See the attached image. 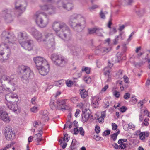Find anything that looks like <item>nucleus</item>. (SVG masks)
<instances>
[{
	"instance_id": "nucleus-31",
	"label": "nucleus",
	"mask_w": 150,
	"mask_h": 150,
	"mask_svg": "<svg viewBox=\"0 0 150 150\" xmlns=\"http://www.w3.org/2000/svg\"><path fill=\"white\" fill-rule=\"evenodd\" d=\"M149 135V134L148 132L145 133L144 132H142L139 134L140 139L141 140H143L145 138L148 137Z\"/></svg>"
},
{
	"instance_id": "nucleus-30",
	"label": "nucleus",
	"mask_w": 150,
	"mask_h": 150,
	"mask_svg": "<svg viewBox=\"0 0 150 150\" xmlns=\"http://www.w3.org/2000/svg\"><path fill=\"white\" fill-rule=\"evenodd\" d=\"M42 130H40L39 131V133L35 134L37 137L35 139L36 142H40L42 140Z\"/></svg>"
},
{
	"instance_id": "nucleus-47",
	"label": "nucleus",
	"mask_w": 150,
	"mask_h": 150,
	"mask_svg": "<svg viewBox=\"0 0 150 150\" xmlns=\"http://www.w3.org/2000/svg\"><path fill=\"white\" fill-rule=\"evenodd\" d=\"M130 97V94L129 93H127L124 95L123 98L126 100L128 99Z\"/></svg>"
},
{
	"instance_id": "nucleus-21",
	"label": "nucleus",
	"mask_w": 150,
	"mask_h": 150,
	"mask_svg": "<svg viewBox=\"0 0 150 150\" xmlns=\"http://www.w3.org/2000/svg\"><path fill=\"white\" fill-rule=\"evenodd\" d=\"M85 111H82L83 113L82 114V121L83 122H86L90 116V110L86 109Z\"/></svg>"
},
{
	"instance_id": "nucleus-9",
	"label": "nucleus",
	"mask_w": 150,
	"mask_h": 150,
	"mask_svg": "<svg viewBox=\"0 0 150 150\" xmlns=\"http://www.w3.org/2000/svg\"><path fill=\"white\" fill-rule=\"evenodd\" d=\"M11 50L9 47L4 50V52L0 53V61L2 63L7 62L9 58L11 55Z\"/></svg>"
},
{
	"instance_id": "nucleus-6",
	"label": "nucleus",
	"mask_w": 150,
	"mask_h": 150,
	"mask_svg": "<svg viewBox=\"0 0 150 150\" xmlns=\"http://www.w3.org/2000/svg\"><path fill=\"white\" fill-rule=\"evenodd\" d=\"M15 8L20 13L25 11L27 3L25 0H16L15 3Z\"/></svg>"
},
{
	"instance_id": "nucleus-4",
	"label": "nucleus",
	"mask_w": 150,
	"mask_h": 150,
	"mask_svg": "<svg viewBox=\"0 0 150 150\" xmlns=\"http://www.w3.org/2000/svg\"><path fill=\"white\" fill-rule=\"evenodd\" d=\"M51 58L55 65L61 67L64 66L67 62V60L63 57H60L55 54L51 55Z\"/></svg>"
},
{
	"instance_id": "nucleus-44",
	"label": "nucleus",
	"mask_w": 150,
	"mask_h": 150,
	"mask_svg": "<svg viewBox=\"0 0 150 150\" xmlns=\"http://www.w3.org/2000/svg\"><path fill=\"white\" fill-rule=\"evenodd\" d=\"M137 14L139 16H141L143 15V11H141L139 10H138L136 11Z\"/></svg>"
},
{
	"instance_id": "nucleus-15",
	"label": "nucleus",
	"mask_w": 150,
	"mask_h": 150,
	"mask_svg": "<svg viewBox=\"0 0 150 150\" xmlns=\"http://www.w3.org/2000/svg\"><path fill=\"white\" fill-rule=\"evenodd\" d=\"M1 38L2 40H5L6 42L12 43L13 41L12 40V36L10 35L9 32L7 31H4L2 32Z\"/></svg>"
},
{
	"instance_id": "nucleus-8",
	"label": "nucleus",
	"mask_w": 150,
	"mask_h": 150,
	"mask_svg": "<svg viewBox=\"0 0 150 150\" xmlns=\"http://www.w3.org/2000/svg\"><path fill=\"white\" fill-rule=\"evenodd\" d=\"M85 22V21L78 23L73 22L72 21H69V23L70 26L74 30L77 32H80L83 29V23H84Z\"/></svg>"
},
{
	"instance_id": "nucleus-58",
	"label": "nucleus",
	"mask_w": 150,
	"mask_h": 150,
	"mask_svg": "<svg viewBox=\"0 0 150 150\" xmlns=\"http://www.w3.org/2000/svg\"><path fill=\"white\" fill-rule=\"evenodd\" d=\"M100 15L101 18L104 19L105 18V16L104 13L103 12V11L101 10L100 13Z\"/></svg>"
},
{
	"instance_id": "nucleus-40",
	"label": "nucleus",
	"mask_w": 150,
	"mask_h": 150,
	"mask_svg": "<svg viewBox=\"0 0 150 150\" xmlns=\"http://www.w3.org/2000/svg\"><path fill=\"white\" fill-rule=\"evenodd\" d=\"M82 71H85L87 74H89L90 73V69L88 67H85L84 69H82Z\"/></svg>"
},
{
	"instance_id": "nucleus-32",
	"label": "nucleus",
	"mask_w": 150,
	"mask_h": 150,
	"mask_svg": "<svg viewBox=\"0 0 150 150\" xmlns=\"http://www.w3.org/2000/svg\"><path fill=\"white\" fill-rule=\"evenodd\" d=\"M8 47L7 45L4 43H2L0 45V53H2L4 52V50Z\"/></svg>"
},
{
	"instance_id": "nucleus-49",
	"label": "nucleus",
	"mask_w": 150,
	"mask_h": 150,
	"mask_svg": "<svg viewBox=\"0 0 150 150\" xmlns=\"http://www.w3.org/2000/svg\"><path fill=\"white\" fill-rule=\"evenodd\" d=\"M113 95L115 96V97L118 98L120 96V94L119 92L115 90L113 92Z\"/></svg>"
},
{
	"instance_id": "nucleus-63",
	"label": "nucleus",
	"mask_w": 150,
	"mask_h": 150,
	"mask_svg": "<svg viewBox=\"0 0 150 150\" xmlns=\"http://www.w3.org/2000/svg\"><path fill=\"white\" fill-rule=\"evenodd\" d=\"M110 50V49L109 48H104L103 49L102 52L104 53H107L109 52Z\"/></svg>"
},
{
	"instance_id": "nucleus-2",
	"label": "nucleus",
	"mask_w": 150,
	"mask_h": 150,
	"mask_svg": "<svg viewBox=\"0 0 150 150\" xmlns=\"http://www.w3.org/2000/svg\"><path fill=\"white\" fill-rule=\"evenodd\" d=\"M36 22L38 26L41 28L46 26L49 23V18L44 13H36L35 15Z\"/></svg>"
},
{
	"instance_id": "nucleus-18",
	"label": "nucleus",
	"mask_w": 150,
	"mask_h": 150,
	"mask_svg": "<svg viewBox=\"0 0 150 150\" xmlns=\"http://www.w3.org/2000/svg\"><path fill=\"white\" fill-rule=\"evenodd\" d=\"M0 117L5 122H9L10 121L8 113L2 108H0Z\"/></svg>"
},
{
	"instance_id": "nucleus-35",
	"label": "nucleus",
	"mask_w": 150,
	"mask_h": 150,
	"mask_svg": "<svg viewBox=\"0 0 150 150\" xmlns=\"http://www.w3.org/2000/svg\"><path fill=\"white\" fill-rule=\"evenodd\" d=\"M120 132V131L118 130L116 133H114V134L111 135L110 136L112 138V139L114 141H115L117 138V137L118 134Z\"/></svg>"
},
{
	"instance_id": "nucleus-46",
	"label": "nucleus",
	"mask_w": 150,
	"mask_h": 150,
	"mask_svg": "<svg viewBox=\"0 0 150 150\" xmlns=\"http://www.w3.org/2000/svg\"><path fill=\"white\" fill-rule=\"evenodd\" d=\"M14 144L13 143H11L10 144H8L2 150H6L7 149L11 147L12 145Z\"/></svg>"
},
{
	"instance_id": "nucleus-43",
	"label": "nucleus",
	"mask_w": 150,
	"mask_h": 150,
	"mask_svg": "<svg viewBox=\"0 0 150 150\" xmlns=\"http://www.w3.org/2000/svg\"><path fill=\"white\" fill-rule=\"evenodd\" d=\"M127 108L125 106H123L120 108V111L122 113H124L127 110Z\"/></svg>"
},
{
	"instance_id": "nucleus-12",
	"label": "nucleus",
	"mask_w": 150,
	"mask_h": 150,
	"mask_svg": "<svg viewBox=\"0 0 150 150\" xmlns=\"http://www.w3.org/2000/svg\"><path fill=\"white\" fill-rule=\"evenodd\" d=\"M5 137L8 140H12L15 138V134L11 129L6 127L5 128Z\"/></svg>"
},
{
	"instance_id": "nucleus-14",
	"label": "nucleus",
	"mask_w": 150,
	"mask_h": 150,
	"mask_svg": "<svg viewBox=\"0 0 150 150\" xmlns=\"http://www.w3.org/2000/svg\"><path fill=\"white\" fill-rule=\"evenodd\" d=\"M3 17L7 23H10L13 20L11 11L6 9L2 11Z\"/></svg>"
},
{
	"instance_id": "nucleus-27",
	"label": "nucleus",
	"mask_w": 150,
	"mask_h": 150,
	"mask_svg": "<svg viewBox=\"0 0 150 150\" xmlns=\"http://www.w3.org/2000/svg\"><path fill=\"white\" fill-rule=\"evenodd\" d=\"M48 112L46 110H45L42 115V119L44 121H48L49 119V117H48Z\"/></svg>"
},
{
	"instance_id": "nucleus-39",
	"label": "nucleus",
	"mask_w": 150,
	"mask_h": 150,
	"mask_svg": "<svg viewBox=\"0 0 150 150\" xmlns=\"http://www.w3.org/2000/svg\"><path fill=\"white\" fill-rule=\"evenodd\" d=\"M41 123V122L40 121L38 120V121H35L33 123V126L35 127H37V125H40Z\"/></svg>"
},
{
	"instance_id": "nucleus-61",
	"label": "nucleus",
	"mask_w": 150,
	"mask_h": 150,
	"mask_svg": "<svg viewBox=\"0 0 150 150\" xmlns=\"http://www.w3.org/2000/svg\"><path fill=\"white\" fill-rule=\"evenodd\" d=\"M149 119L148 118H145L143 124L145 126H148L149 125V123L148 122V121L149 120Z\"/></svg>"
},
{
	"instance_id": "nucleus-34",
	"label": "nucleus",
	"mask_w": 150,
	"mask_h": 150,
	"mask_svg": "<svg viewBox=\"0 0 150 150\" xmlns=\"http://www.w3.org/2000/svg\"><path fill=\"white\" fill-rule=\"evenodd\" d=\"M105 117V111L102 112L101 116L98 119L99 122L100 123H102L104 121V118Z\"/></svg>"
},
{
	"instance_id": "nucleus-64",
	"label": "nucleus",
	"mask_w": 150,
	"mask_h": 150,
	"mask_svg": "<svg viewBox=\"0 0 150 150\" xmlns=\"http://www.w3.org/2000/svg\"><path fill=\"white\" fill-rule=\"evenodd\" d=\"M98 104L99 103H98V101L96 100L95 103H93V106L95 108H96V107L98 106Z\"/></svg>"
},
{
	"instance_id": "nucleus-42",
	"label": "nucleus",
	"mask_w": 150,
	"mask_h": 150,
	"mask_svg": "<svg viewBox=\"0 0 150 150\" xmlns=\"http://www.w3.org/2000/svg\"><path fill=\"white\" fill-rule=\"evenodd\" d=\"M127 141V139H121L118 141V143L122 144H124V142H126Z\"/></svg>"
},
{
	"instance_id": "nucleus-26",
	"label": "nucleus",
	"mask_w": 150,
	"mask_h": 150,
	"mask_svg": "<svg viewBox=\"0 0 150 150\" xmlns=\"http://www.w3.org/2000/svg\"><path fill=\"white\" fill-rule=\"evenodd\" d=\"M50 106L52 110L57 109L58 108V105L56 103V100H54L51 99L50 103Z\"/></svg>"
},
{
	"instance_id": "nucleus-13",
	"label": "nucleus",
	"mask_w": 150,
	"mask_h": 150,
	"mask_svg": "<svg viewBox=\"0 0 150 150\" xmlns=\"http://www.w3.org/2000/svg\"><path fill=\"white\" fill-rule=\"evenodd\" d=\"M11 103V102L6 103V104L7 107L16 113H19L21 111L20 107L18 106L17 104L16 103H14V104Z\"/></svg>"
},
{
	"instance_id": "nucleus-5",
	"label": "nucleus",
	"mask_w": 150,
	"mask_h": 150,
	"mask_svg": "<svg viewBox=\"0 0 150 150\" xmlns=\"http://www.w3.org/2000/svg\"><path fill=\"white\" fill-rule=\"evenodd\" d=\"M69 0H59L56 2V4L58 8H61L62 7L64 9L69 11L73 7L72 4L69 2Z\"/></svg>"
},
{
	"instance_id": "nucleus-60",
	"label": "nucleus",
	"mask_w": 150,
	"mask_h": 150,
	"mask_svg": "<svg viewBox=\"0 0 150 150\" xmlns=\"http://www.w3.org/2000/svg\"><path fill=\"white\" fill-rule=\"evenodd\" d=\"M74 134L75 135H77L79 133L78 127L74 128Z\"/></svg>"
},
{
	"instance_id": "nucleus-16",
	"label": "nucleus",
	"mask_w": 150,
	"mask_h": 150,
	"mask_svg": "<svg viewBox=\"0 0 150 150\" xmlns=\"http://www.w3.org/2000/svg\"><path fill=\"white\" fill-rule=\"evenodd\" d=\"M41 9L45 11H47V13L52 14L54 13L56 10V8L51 5H45L41 7Z\"/></svg>"
},
{
	"instance_id": "nucleus-24",
	"label": "nucleus",
	"mask_w": 150,
	"mask_h": 150,
	"mask_svg": "<svg viewBox=\"0 0 150 150\" xmlns=\"http://www.w3.org/2000/svg\"><path fill=\"white\" fill-rule=\"evenodd\" d=\"M69 47L70 50V53L74 55L77 56L78 54V48L76 46L71 45Z\"/></svg>"
},
{
	"instance_id": "nucleus-7",
	"label": "nucleus",
	"mask_w": 150,
	"mask_h": 150,
	"mask_svg": "<svg viewBox=\"0 0 150 150\" xmlns=\"http://www.w3.org/2000/svg\"><path fill=\"white\" fill-rule=\"evenodd\" d=\"M45 39H43L42 41L47 42L46 44L49 48H53L54 46V39L52 33H45Z\"/></svg>"
},
{
	"instance_id": "nucleus-53",
	"label": "nucleus",
	"mask_w": 150,
	"mask_h": 150,
	"mask_svg": "<svg viewBox=\"0 0 150 150\" xmlns=\"http://www.w3.org/2000/svg\"><path fill=\"white\" fill-rule=\"evenodd\" d=\"M145 62H142L139 63H135L134 64L136 67L139 66V67H140L143 65L144 63Z\"/></svg>"
},
{
	"instance_id": "nucleus-17",
	"label": "nucleus",
	"mask_w": 150,
	"mask_h": 150,
	"mask_svg": "<svg viewBox=\"0 0 150 150\" xmlns=\"http://www.w3.org/2000/svg\"><path fill=\"white\" fill-rule=\"evenodd\" d=\"M19 43L21 47L26 50L30 51L33 49V41L32 40H29L27 42L25 41Z\"/></svg>"
},
{
	"instance_id": "nucleus-57",
	"label": "nucleus",
	"mask_w": 150,
	"mask_h": 150,
	"mask_svg": "<svg viewBox=\"0 0 150 150\" xmlns=\"http://www.w3.org/2000/svg\"><path fill=\"white\" fill-rule=\"evenodd\" d=\"M62 83L61 82H60V81L56 82L55 84V86H59V87L62 86Z\"/></svg>"
},
{
	"instance_id": "nucleus-28",
	"label": "nucleus",
	"mask_w": 150,
	"mask_h": 150,
	"mask_svg": "<svg viewBox=\"0 0 150 150\" xmlns=\"http://www.w3.org/2000/svg\"><path fill=\"white\" fill-rule=\"evenodd\" d=\"M34 37L38 42L42 41L43 39H42V34L39 31L37 32V33L34 35Z\"/></svg>"
},
{
	"instance_id": "nucleus-19",
	"label": "nucleus",
	"mask_w": 150,
	"mask_h": 150,
	"mask_svg": "<svg viewBox=\"0 0 150 150\" xmlns=\"http://www.w3.org/2000/svg\"><path fill=\"white\" fill-rule=\"evenodd\" d=\"M40 69H38L39 70L40 74L42 76L46 75L49 71V65L48 63L47 64L44 65L43 67L41 66Z\"/></svg>"
},
{
	"instance_id": "nucleus-36",
	"label": "nucleus",
	"mask_w": 150,
	"mask_h": 150,
	"mask_svg": "<svg viewBox=\"0 0 150 150\" xmlns=\"http://www.w3.org/2000/svg\"><path fill=\"white\" fill-rule=\"evenodd\" d=\"M98 30V29H97V28H90L88 29V33L91 34H93L95 32H97V31Z\"/></svg>"
},
{
	"instance_id": "nucleus-54",
	"label": "nucleus",
	"mask_w": 150,
	"mask_h": 150,
	"mask_svg": "<svg viewBox=\"0 0 150 150\" xmlns=\"http://www.w3.org/2000/svg\"><path fill=\"white\" fill-rule=\"evenodd\" d=\"M123 78L124 79V81L126 83H129V78H128L125 75L123 76Z\"/></svg>"
},
{
	"instance_id": "nucleus-23",
	"label": "nucleus",
	"mask_w": 150,
	"mask_h": 150,
	"mask_svg": "<svg viewBox=\"0 0 150 150\" xmlns=\"http://www.w3.org/2000/svg\"><path fill=\"white\" fill-rule=\"evenodd\" d=\"M79 19H81L83 21H84V19L81 15L74 13L71 16L69 21H72V20L75 19L79 20Z\"/></svg>"
},
{
	"instance_id": "nucleus-20",
	"label": "nucleus",
	"mask_w": 150,
	"mask_h": 150,
	"mask_svg": "<svg viewBox=\"0 0 150 150\" xmlns=\"http://www.w3.org/2000/svg\"><path fill=\"white\" fill-rule=\"evenodd\" d=\"M28 39V36L26 33L20 32L18 33V39L19 43L24 42Z\"/></svg>"
},
{
	"instance_id": "nucleus-29",
	"label": "nucleus",
	"mask_w": 150,
	"mask_h": 150,
	"mask_svg": "<svg viewBox=\"0 0 150 150\" xmlns=\"http://www.w3.org/2000/svg\"><path fill=\"white\" fill-rule=\"evenodd\" d=\"M79 91L82 98H85L88 96L87 92L85 89L80 90Z\"/></svg>"
},
{
	"instance_id": "nucleus-22",
	"label": "nucleus",
	"mask_w": 150,
	"mask_h": 150,
	"mask_svg": "<svg viewBox=\"0 0 150 150\" xmlns=\"http://www.w3.org/2000/svg\"><path fill=\"white\" fill-rule=\"evenodd\" d=\"M65 100H56V103L57 104L58 106H59L60 107H62L60 108L62 110L63 109L66 110V107H67L66 105L65 104Z\"/></svg>"
},
{
	"instance_id": "nucleus-11",
	"label": "nucleus",
	"mask_w": 150,
	"mask_h": 150,
	"mask_svg": "<svg viewBox=\"0 0 150 150\" xmlns=\"http://www.w3.org/2000/svg\"><path fill=\"white\" fill-rule=\"evenodd\" d=\"M5 98L8 103H15L18 102V101L17 95L15 93H9L6 94Z\"/></svg>"
},
{
	"instance_id": "nucleus-50",
	"label": "nucleus",
	"mask_w": 150,
	"mask_h": 150,
	"mask_svg": "<svg viewBox=\"0 0 150 150\" xmlns=\"http://www.w3.org/2000/svg\"><path fill=\"white\" fill-rule=\"evenodd\" d=\"M98 6L97 5H94L92 6L89 8L88 9L90 11H92V10L97 8L98 7Z\"/></svg>"
},
{
	"instance_id": "nucleus-3",
	"label": "nucleus",
	"mask_w": 150,
	"mask_h": 150,
	"mask_svg": "<svg viewBox=\"0 0 150 150\" xmlns=\"http://www.w3.org/2000/svg\"><path fill=\"white\" fill-rule=\"evenodd\" d=\"M18 71L21 75V80L24 82L28 81L31 73L30 68L27 66L21 65L18 67Z\"/></svg>"
},
{
	"instance_id": "nucleus-45",
	"label": "nucleus",
	"mask_w": 150,
	"mask_h": 150,
	"mask_svg": "<svg viewBox=\"0 0 150 150\" xmlns=\"http://www.w3.org/2000/svg\"><path fill=\"white\" fill-rule=\"evenodd\" d=\"M14 144L13 143H11L10 144H8L2 150H6L7 149L11 147L12 145Z\"/></svg>"
},
{
	"instance_id": "nucleus-48",
	"label": "nucleus",
	"mask_w": 150,
	"mask_h": 150,
	"mask_svg": "<svg viewBox=\"0 0 150 150\" xmlns=\"http://www.w3.org/2000/svg\"><path fill=\"white\" fill-rule=\"evenodd\" d=\"M66 83L67 86L69 87H71L73 83V82L71 81H68V80L66 81Z\"/></svg>"
},
{
	"instance_id": "nucleus-55",
	"label": "nucleus",
	"mask_w": 150,
	"mask_h": 150,
	"mask_svg": "<svg viewBox=\"0 0 150 150\" xmlns=\"http://www.w3.org/2000/svg\"><path fill=\"white\" fill-rule=\"evenodd\" d=\"M30 110H31V111L34 112H37L38 110H38L37 107H35V106H34V107H33V108H31Z\"/></svg>"
},
{
	"instance_id": "nucleus-10",
	"label": "nucleus",
	"mask_w": 150,
	"mask_h": 150,
	"mask_svg": "<svg viewBox=\"0 0 150 150\" xmlns=\"http://www.w3.org/2000/svg\"><path fill=\"white\" fill-rule=\"evenodd\" d=\"M33 60L36 64L37 69H40V67L47 64V62L45 59L40 57H37L33 58Z\"/></svg>"
},
{
	"instance_id": "nucleus-51",
	"label": "nucleus",
	"mask_w": 150,
	"mask_h": 150,
	"mask_svg": "<svg viewBox=\"0 0 150 150\" xmlns=\"http://www.w3.org/2000/svg\"><path fill=\"white\" fill-rule=\"evenodd\" d=\"M119 149H124L126 148V144H122L119 145Z\"/></svg>"
},
{
	"instance_id": "nucleus-52",
	"label": "nucleus",
	"mask_w": 150,
	"mask_h": 150,
	"mask_svg": "<svg viewBox=\"0 0 150 150\" xmlns=\"http://www.w3.org/2000/svg\"><path fill=\"white\" fill-rule=\"evenodd\" d=\"M100 127L97 126L96 125L95 127V130L96 133L97 134L99 133L100 131Z\"/></svg>"
},
{
	"instance_id": "nucleus-33",
	"label": "nucleus",
	"mask_w": 150,
	"mask_h": 150,
	"mask_svg": "<svg viewBox=\"0 0 150 150\" xmlns=\"http://www.w3.org/2000/svg\"><path fill=\"white\" fill-rule=\"evenodd\" d=\"M10 80V82H8V83L11 84L13 86H14L16 84V79L14 78L13 75H11L9 78V80Z\"/></svg>"
},
{
	"instance_id": "nucleus-38",
	"label": "nucleus",
	"mask_w": 150,
	"mask_h": 150,
	"mask_svg": "<svg viewBox=\"0 0 150 150\" xmlns=\"http://www.w3.org/2000/svg\"><path fill=\"white\" fill-rule=\"evenodd\" d=\"M117 32L116 28L115 27H113L112 29H110L109 32L110 35H112L115 33Z\"/></svg>"
},
{
	"instance_id": "nucleus-59",
	"label": "nucleus",
	"mask_w": 150,
	"mask_h": 150,
	"mask_svg": "<svg viewBox=\"0 0 150 150\" xmlns=\"http://www.w3.org/2000/svg\"><path fill=\"white\" fill-rule=\"evenodd\" d=\"M112 129L113 130H116L117 127V125L115 123H112Z\"/></svg>"
},
{
	"instance_id": "nucleus-37",
	"label": "nucleus",
	"mask_w": 150,
	"mask_h": 150,
	"mask_svg": "<svg viewBox=\"0 0 150 150\" xmlns=\"http://www.w3.org/2000/svg\"><path fill=\"white\" fill-rule=\"evenodd\" d=\"M38 31H37L35 28L33 27L31 28L30 29V32L33 36Z\"/></svg>"
},
{
	"instance_id": "nucleus-25",
	"label": "nucleus",
	"mask_w": 150,
	"mask_h": 150,
	"mask_svg": "<svg viewBox=\"0 0 150 150\" xmlns=\"http://www.w3.org/2000/svg\"><path fill=\"white\" fill-rule=\"evenodd\" d=\"M9 76L6 75L2 76L0 79V81L1 83H8V82L10 81V80H9Z\"/></svg>"
},
{
	"instance_id": "nucleus-1",
	"label": "nucleus",
	"mask_w": 150,
	"mask_h": 150,
	"mask_svg": "<svg viewBox=\"0 0 150 150\" xmlns=\"http://www.w3.org/2000/svg\"><path fill=\"white\" fill-rule=\"evenodd\" d=\"M57 35L62 39L69 40L72 37L71 32L67 25L62 22H54L52 25Z\"/></svg>"
},
{
	"instance_id": "nucleus-41",
	"label": "nucleus",
	"mask_w": 150,
	"mask_h": 150,
	"mask_svg": "<svg viewBox=\"0 0 150 150\" xmlns=\"http://www.w3.org/2000/svg\"><path fill=\"white\" fill-rule=\"evenodd\" d=\"M79 133L81 135L83 136L84 135V131L82 127H80L79 128Z\"/></svg>"
},
{
	"instance_id": "nucleus-62",
	"label": "nucleus",
	"mask_w": 150,
	"mask_h": 150,
	"mask_svg": "<svg viewBox=\"0 0 150 150\" xmlns=\"http://www.w3.org/2000/svg\"><path fill=\"white\" fill-rule=\"evenodd\" d=\"M126 26V25H122L121 26H120L119 27V30L120 31H122L125 28V27Z\"/></svg>"
},
{
	"instance_id": "nucleus-56",
	"label": "nucleus",
	"mask_w": 150,
	"mask_h": 150,
	"mask_svg": "<svg viewBox=\"0 0 150 150\" xmlns=\"http://www.w3.org/2000/svg\"><path fill=\"white\" fill-rule=\"evenodd\" d=\"M84 80L86 83H89L91 82V78L90 77H88V78H87L86 77H85Z\"/></svg>"
}]
</instances>
